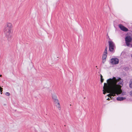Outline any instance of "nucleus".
<instances>
[{
  "label": "nucleus",
  "mask_w": 132,
  "mask_h": 132,
  "mask_svg": "<svg viewBox=\"0 0 132 132\" xmlns=\"http://www.w3.org/2000/svg\"><path fill=\"white\" fill-rule=\"evenodd\" d=\"M110 80L109 84L111 86L110 88L105 83H104L103 93L105 94L106 92L109 93L111 92L117 94H120L121 92V88L123 86V80L119 77H113L112 78H110L107 80V83Z\"/></svg>",
  "instance_id": "obj_1"
},
{
  "label": "nucleus",
  "mask_w": 132,
  "mask_h": 132,
  "mask_svg": "<svg viewBox=\"0 0 132 132\" xmlns=\"http://www.w3.org/2000/svg\"><path fill=\"white\" fill-rule=\"evenodd\" d=\"M12 27L11 23H7L5 26L4 28V32L6 36L8 38V40L9 41L11 37V30Z\"/></svg>",
  "instance_id": "obj_2"
},
{
  "label": "nucleus",
  "mask_w": 132,
  "mask_h": 132,
  "mask_svg": "<svg viewBox=\"0 0 132 132\" xmlns=\"http://www.w3.org/2000/svg\"><path fill=\"white\" fill-rule=\"evenodd\" d=\"M109 51L111 52H114V47L115 46V45L114 43L111 41L108 42Z\"/></svg>",
  "instance_id": "obj_3"
},
{
  "label": "nucleus",
  "mask_w": 132,
  "mask_h": 132,
  "mask_svg": "<svg viewBox=\"0 0 132 132\" xmlns=\"http://www.w3.org/2000/svg\"><path fill=\"white\" fill-rule=\"evenodd\" d=\"M125 41L126 45L128 46L132 40V37L130 36H127L125 38Z\"/></svg>",
  "instance_id": "obj_4"
},
{
  "label": "nucleus",
  "mask_w": 132,
  "mask_h": 132,
  "mask_svg": "<svg viewBox=\"0 0 132 132\" xmlns=\"http://www.w3.org/2000/svg\"><path fill=\"white\" fill-rule=\"evenodd\" d=\"M110 62L112 64H117L119 62V60L117 58L113 57L111 59Z\"/></svg>",
  "instance_id": "obj_5"
},
{
  "label": "nucleus",
  "mask_w": 132,
  "mask_h": 132,
  "mask_svg": "<svg viewBox=\"0 0 132 132\" xmlns=\"http://www.w3.org/2000/svg\"><path fill=\"white\" fill-rule=\"evenodd\" d=\"M119 26L120 29L123 31L127 32L128 31V28L124 26L121 24H119Z\"/></svg>",
  "instance_id": "obj_6"
},
{
  "label": "nucleus",
  "mask_w": 132,
  "mask_h": 132,
  "mask_svg": "<svg viewBox=\"0 0 132 132\" xmlns=\"http://www.w3.org/2000/svg\"><path fill=\"white\" fill-rule=\"evenodd\" d=\"M54 103L58 108L59 110H60V105L58 100H54Z\"/></svg>",
  "instance_id": "obj_7"
},
{
  "label": "nucleus",
  "mask_w": 132,
  "mask_h": 132,
  "mask_svg": "<svg viewBox=\"0 0 132 132\" xmlns=\"http://www.w3.org/2000/svg\"><path fill=\"white\" fill-rule=\"evenodd\" d=\"M107 55H103L102 57V59L103 60H105L106 61V59L107 57Z\"/></svg>",
  "instance_id": "obj_8"
},
{
  "label": "nucleus",
  "mask_w": 132,
  "mask_h": 132,
  "mask_svg": "<svg viewBox=\"0 0 132 132\" xmlns=\"http://www.w3.org/2000/svg\"><path fill=\"white\" fill-rule=\"evenodd\" d=\"M129 87L130 88H132V80H131L130 82L129 83Z\"/></svg>",
  "instance_id": "obj_9"
},
{
  "label": "nucleus",
  "mask_w": 132,
  "mask_h": 132,
  "mask_svg": "<svg viewBox=\"0 0 132 132\" xmlns=\"http://www.w3.org/2000/svg\"><path fill=\"white\" fill-rule=\"evenodd\" d=\"M52 98L53 99H56L57 97L55 95H52Z\"/></svg>",
  "instance_id": "obj_10"
},
{
  "label": "nucleus",
  "mask_w": 132,
  "mask_h": 132,
  "mask_svg": "<svg viewBox=\"0 0 132 132\" xmlns=\"http://www.w3.org/2000/svg\"><path fill=\"white\" fill-rule=\"evenodd\" d=\"M116 99H126V98H124L123 97H117Z\"/></svg>",
  "instance_id": "obj_11"
},
{
  "label": "nucleus",
  "mask_w": 132,
  "mask_h": 132,
  "mask_svg": "<svg viewBox=\"0 0 132 132\" xmlns=\"http://www.w3.org/2000/svg\"><path fill=\"white\" fill-rule=\"evenodd\" d=\"M129 68L127 67H124V69L126 70H129Z\"/></svg>",
  "instance_id": "obj_12"
},
{
  "label": "nucleus",
  "mask_w": 132,
  "mask_h": 132,
  "mask_svg": "<svg viewBox=\"0 0 132 132\" xmlns=\"http://www.w3.org/2000/svg\"><path fill=\"white\" fill-rule=\"evenodd\" d=\"M5 95H6V96H9L10 95V93L8 92H7L6 93V94H5Z\"/></svg>",
  "instance_id": "obj_13"
},
{
  "label": "nucleus",
  "mask_w": 132,
  "mask_h": 132,
  "mask_svg": "<svg viewBox=\"0 0 132 132\" xmlns=\"http://www.w3.org/2000/svg\"><path fill=\"white\" fill-rule=\"evenodd\" d=\"M3 91V88L0 87V91L1 92V94L2 93V91Z\"/></svg>",
  "instance_id": "obj_14"
},
{
  "label": "nucleus",
  "mask_w": 132,
  "mask_h": 132,
  "mask_svg": "<svg viewBox=\"0 0 132 132\" xmlns=\"http://www.w3.org/2000/svg\"><path fill=\"white\" fill-rule=\"evenodd\" d=\"M107 47L106 46L104 52H107Z\"/></svg>",
  "instance_id": "obj_15"
},
{
  "label": "nucleus",
  "mask_w": 132,
  "mask_h": 132,
  "mask_svg": "<svg viewBox=\"0 0 132 132\" xmlns=\"http://www.w3.org/2000/svg\"><path fill=\"white\" fill-rule=\"evenodd\" d=\"M107 52H104V53H103V55H107Z\"/></svg>",
  "instance_id": "obj_16"
},
{
  "label": "nucleus",
  "mask_w": 132,
  "mask_h": 132,
  "mask_svg": "<svg viewBox=\"0 0 132 132\" xmlns=\"http://www.w3.org/2000/svg\"><path fill=\"white\" fill-rule=\"evenodd\" d=\"M104 79L103 78H101V82L102 83L104 81Z\"/></svg>",
  "instance_id": "obj_17"
},
{
  "label": "nucleus",
  "mask_w": 132,
  "mask_h": 132,
  "mask_svg": "<svg viewBox=\"0 0 132 132\" xmlns=\"http://www.w3.org/2000/svg\"><path fill=\"white\" fill-rule=\"evenodd\" d=\"M117 101H122L123 100H117Z\"/></svg>",
  "instance_id": "obj_18"
},
{
  "label": "nucleus",
  "mask_w": 132,
  "mask_h": 132,
  "mask_svg": "<svg viewBox=\"0 0 132 132\" xmlns=\"http://www.w3.org/2000/svg\"><path fill=\"white\" fill-rule=\"evenodd\" d=\"M100 77H101V79L103 78V76L101 75Z\"/></svg>",
  "instance_id": "obj_19"
},
{
  "label": "nucleus",
  "mask_w": 132,
  "mask_h": 132,
  "mask_svg": "<svg viewBox=\"0 0 132 132\" xmlns=\"http://www.w3.org/2000/svg\"><path fill=\"white\" fill-rule=\"evenodd\" d=\"M131 95L132 96V91L131 92Z\"/></svg>",
  "instance_id": "obj_20"
},
{
  "label": "nucleus",
  "mask_w": 132,
  "mask_h": 132,
  "mask_svg": "<svg viewBox=\"0 0 132 132\" xmlns=\"http://www.w3.org/2000/svg\"><path fill=\"white\" fill-rule=\"evenodd\" d=\"M2 75H0V77H2Z\"/></svg>",
  "instance_id": "obj_21"
},
{
  "label": "nucleus",
  "mask_w": 132,
  "mask_h": 132,
  "mask_svg": "<svg viewBox=\"0 0 132 132\" xmlns=\"http://www.w3.org/2000/svg\"><path fill=\"white\" fill-rule=\"evenodd\" d=\"M129 100H130V101H132V100H130V99H129Z\"/></svg>",
  "instance_id": "obj_22"
},
{
  "label": "nucleus",
  "mask_w": 132,
  "mask_h": 132,
  "mask_svg": "<svg viewBox=\"0 0 132 132\" xmlns=\"http://www.w3.org/2000/svg\"><path fill=\"white\" fill-rule=\"evenodd\" d=\"M131 47H132V43L131 44Z\"/></svg>",
  "instance_id": "obj_23"
},
{
  "label": "nucleus",
  "mask_w": 132,
  "mask_h": 132,
  "mask_svg": "<svg viewBox=\"0 0 132 132\" xmlns=\"http://www.w3.org/2000/svg\"><path fill=\"white\" fill-rule=\"evenodd\" d=\"M105 61V60L103 62V63H104Z\"/></svg>",
  "instance_id": "obj_24"
},
{
  "label": "nucleus",
  "mask_w": 132,
  "mask_h": 132,
  "mask_svg": "<svg viewBox=\"0 0 132 132\" xmlns=\"http://www.w3.org/2000/svg\"><path fill=\"white\" fill-rule=\"evenodd\" d=\"M107 99H110L109 98H108Z\"/></svg>",
  "instance_id": "obj_25"
},
{
  "label": "nucleus",
  "mask_w": 132,
  "mask_h": 132,
  "mask_svg": "<svg viewBox=\"0 0 132 132\" xmlns=\"http://www.w3.org/2000/svg\"><path fill=\"white\" fill-rule=\"evenodd\" d=\"M131 57L132 58V54H131Z\"/></svg>",
  "instance_id": "obj_26"
},
{
  "label": "nucleus",
  "mask_w": 132,
  "mask_h": 132,
  "mask_svg": "<svg viewBox=\"0 0 132 132\" xmlns=\"http://www.w3.org/2000/svg\"><path fill=\"white\" fill-rule=\"evenodd\" d=\"M96 68H97V66H96Z\"/></svg>",
  "instance_id": "obj_27"
},
{
  "label": "nucleus",
  "mask_w": 132,
  "mask_h": 132,
  "mask_svg": "<svg viewBox=\"0 0 132 132\" xmlns=\"http://www.w3.org/2000/svg\"><path fill=\"white\" fill-rule=\"evenodd\" d=\"M110 100L109 99V100Z\"/></svg>",
  "instance_id": "obj_28"
},
{
  "label": "nucleus",
  "mask_w": 132,
  "mask_h": 132,
  "mask_svg": "<svg viewBox=\"0 0 132 132\" xmlns=\"http://www.w3.org/2000/svg\"><path fill=\"white\" fill-rule=\"evenodd\" d=\"M114 101H115V100H114Z\"/></svg>",
  "instance_id": "obj_29"
},
{
  "label": "nucleus",
  "mask_w": 132,
  "mask_h": 132,
  "mask_svg": "<svg viewBox=\"0 0 132 132\" xmlns=\"http://www.w3.org/2000/svg\"><path fill=\"white\" fill-rule=\"evenodd\" d=\"M4 105H6V104H4Z\"/></svg>",
  "instance_id": "obj_30"
}]
</instances>
